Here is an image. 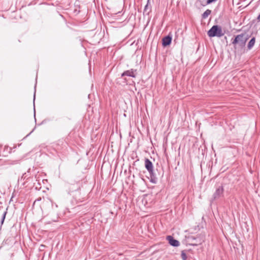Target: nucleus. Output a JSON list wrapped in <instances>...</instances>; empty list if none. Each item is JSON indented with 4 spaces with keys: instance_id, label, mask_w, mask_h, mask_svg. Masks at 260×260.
<instances>
[{
    "instance_id": "obj_10",
    "label": "nucleus",
    "mask_w": 260,
    "mask_h": 260,
    "mask_svg": "<svg viewBox=\"0 0 260 260\" xmlns=\"http://www.w3.org/2000/svg\"><path fill=\"white\" fill-rule=\"evenodd\" d=\"M145 167L148 172L154 169L152 162L147 158L145 159Z\"/></svg>"
},
{
    "instance_id": "obj_19",
    "label": "nucleus",
    "mask_w": 260,
    "mask_h": 260,
    "mask_svg": "<svg viewBox=\"0 0 260 260\" xmlns=\"http://www.w3.org/2000/svg\"><path fill=\"white\" fill-rule=\"evenodd\" d=\"M35 86H36V84L35 85ZM35 97H36V86H35V92H34V102L35 101Z\"/></svg>"
},
{
    "instance_id": "obj_8",
    "label": "nucleus",
    "mask_w": 260,
    "mask_h": 260,
    "mask_svg": "<svg viewBox=\"0 0 260 260\" xmlns=\"http://www.w3.org/2000/svg\"><path fill=\"white\" fill-rule=\"evenodd\" d=\"M135 72H136V70L131 69L129 70H126L121 74V77H123L124 76H128L135 78L136 77Z\"/></svg>"
},
{
    "instance_id": "obj_7",
    "label": "nucleus",
    "mask_w": 260,
    "mask_h": 260,
    "mask_svg": "<svg viewBox=\"0 0 260 260\" xmlns=\"http://www.w3.org/2000/svg\"><path fill=\"white\" fill-rule=\"evenodd\" d=\"M148 172L150 175V182L156 184L157 182L158 178L155 170L153 169L151 171H148Z\"/></svg>"
},
{
    "instance_id": "obj_3",
    "label": "nucleus",
    "mask_w": 260,
    "mask_h": 260,
    "mask_svg": "<svg viewBox=\"0 0 260 260\" xmlns=\"http://www.w3.org/2000/svg\"><path fill=\"white\" fill-rule=\"evenodd\" d=\"M207 35L210 38H220L224 35L221 26L218 25H214L207 31Z\"/></svg>"
},
{
    "instance_id": "obj_14",
    "label": "nucleus",
    "mask_w": 260,
    "mask_h": 260,
    "mask_svg": "<svg viewBox=\"0 0 260 260\" xmlns=\"http://www.w3.org/2000/svg\"><path fill=\"white\" fill-rule=\"evenodd\" d=\"M29 178V177L28 176V174H27V173H24L21 178V179H20V181H24L25 180H27L28 178Z\"/></svg>"
},
{
    "instance_id": "obj_9",
    "label": "nucleus",
    "mask_w": 260,
    "mask_h": 260,
    "mask_svg": "<svg viewBox=\"0 0 260 260\" xmlns=\"http://www.w3.org/2000/svg\"><path fill=\"white\" fill-rule=\"evenodd\" d=\"M151 0H147V4L145 6L143 14L146 15H149L150 13L151 12Z\"/></svg>"
},
{
    "instance_id": "obj_4",
    "label": "nucleus",
    "mask_w": 260,
    "mask_h": 260,
    "mask_svg": "<svg viewBox=\"0 0 260 260\" xmlns=\"http://www.w3.org/2000/svg\"><path fill=\"white\" fill-rule=\"evenodd\" d=\"M224 196V188L222 186H219L216 188L214 193L213 194L212 198L210 201L213 202L214 201L218 200Z\"/></svg>"
},
{
    "instance_id": "obj_2",
    "label": "nucleus",
    "mask_w": 260,
    "mask_h": 260,
    "mask_svg": "<svg viewBox=\"0 0 260 260\" xmlns=\"http://www.w3.org/2000/svg\"><path fill=\"white\" fill-rule=\"evenodd\" d=\"M189 242L188 245L193 246H197L201 245L205 240V235L203 234H199L196 236H189L187 238Z\"/></svg>"
},
{
    "instance_id": "obj_17",
    "label": "nucleus",
    "mask_w": 260,
    "mask_h": 260,
    "mask_svg": "<svg viewBox=\"0 0 260 260\" xmlns=\"http://www.w3.org/2000/svg\"><path fill=\"white\" fill-rule=\"evenodd\" d=\"M197 1L200 3V4L203 6H205L206 5H207V4H205V3L206 1H205V0H197Z\"/></svg>"
},
{
    "instance_id": "obj_22",
    "label": "nucleus",
    "mask_w": 260,
    "mask_h": 260,
    "mask_svg": "<svg viewBox=\"0 0 260 260\" xmlns=\"http://www.w3.org/2000/svg\"><path fill=\"white\" fill-rule=\"evenodd\" d=\"M34 117H35V120H36V118H35V117H36V111H35V108H34Z\"/></svg>"
},
{
    "instance_id": "obj_26",
    "label": "nucleus",
    "mask_w": 260,
    "mask_h": 260,
    "mask_svg": "<svg viewBox=\"0 0 260 260\" xmlns=\"http://www.w3.org/2000/svg\"><path fill=\"white\" fill-rule=\"evenodd\" d=\"M41 246H42V248H43V247H45V245H41Z\"/></svg>"
},
{
    "instance_id": "obj_11",
    "label": "nucleus",
    "mask_w": 260,
    "mask_h": 260,
    "mask_svg": "<svg viewBox=\"0 0 260 260\" xmlns=\"http://www.w3.org/2000/svg\"><path fill=\"white\" fill-rule=\"evenodd\" d=\"M255 43V38L253 37L251 38V39L249 41L247 44V49L250 50H251L253 47L254 46Z\"/></svg>"
},
{
    "instance_id": "obj_12",
    "label": "nucleus",
    "mask_w": 260,
    "mask_h": 260,
    "mask_svg": "<svg viewBox=\"0 0 260 260\" xmlns=\"http://www.w3.org/2000/svg\"><path fill=\"white\" fill-rule=\"evenodd\" d=\"M211 13V11L210 10H206L202 15V18L206 19Z\"/></svg>"
},
{
    "instance_id": "obj_25",
    "label": "nucleus",
    "mask_w": 260,
    "mask_h": 260,
    "mask_svg": "<svg viewBox=\"0 0 260 260\" xmlns=\"http://www.w3.org/2000/svg\"><path fill=\"white\" fill-rule=\"evenodd\" d=\"M41 246H42V248H43V247H45V245H41Z\"/></svg>"
},
{
    "instance_id": "obj_13",
    "label": "nucleus",
    "mask_w": 260,
    "mask_h": 260,
    "mask_svg": "<svg viewBox=\"0 0 260 260\" xmlns=\"http://www.w3.org/2000/svg\"><path fill=\"white\" fill-rule=\"evenodd\" d=\"M66 187H69V190H68L69 193L70 192H73L74 191H76L78 189L79 186H72L71 187H69V186H66Z\"/></svg>"
},
{
    "instance_id": "obj_18",
    "label": "nucleus",
    "mask_w": 260,
    "mask_h": 260,
    "mask_svg": "<svg viewBox=\"0 0 260 260\" xmlns=\"http://www.w3.org/2000/svg\"><path fill=\"white\" fill-rule=\"evenodd\" d=\"M216 1L217 0H207L205 3V4L209 5L210 4H211L212 3L216 2Z\"/></svg>"
},
{
    "instance_id": "obj_24",
    "label": "nucleus",
    "mask_w": 260,
    "mask_h": 260,
    "mask_svg": "<svg viewBox=\"0 0 260 260\" xmlns=\"http://www.w3.org/2000/svg\"><path fill=\"white\" fill-rule=\"evenodd\" d=\"M32 131H33V130L31 132H30V133L28 135H27V136H28L29 135H30L31 133H32Z\"/></svg>"
},
{
    "instance_id": "obj_20",
    "label": "nucleus",
    "mask_w": 260,
    "mask_h": 260,
    "mask_svg": "<svg viewBox=\"0 0 260 260\" xmlns=\"http://www.w3.org/2000/svg\"><path fill=\"white\" fill-rule=\"evenodd\" d=\"M256 20H257V22H260V13L257 16V17L256 18Z\"/></svg>"
},
{
    "instance_id": "obj_15",
    "label": "nucleus",
    "mask_w": 260,
    "mask_h": 260,
    "mask_svg": "<svg viewBox=\"0 0 260 260\" xmlns=\"http://www.w3.org/2000/svg\"><path fill=\"white\" fill-rule=\"evenodd\" d=\"M181 256L182 260H187V255L184 250L181 251Z\"/></svg>"
},
{
    "instance_id": "obj_5",
    "label": "nucleus",
    "mask_w": 260,
    "mask_h": 260,
    "mask_svg": "<svg viewBox=\"0 0 260 260\" xmlns=\"http://www.w3.org/2000/svg\"><path fill=\"white\" fill-rule=\"evenodd\" d=\"M172 41V36L170 33L169 35L164 37L162 39V46H163V47H166L169 46L171 44Z\"/></svg>"
},
{
    "instance_id": "obj_1",
    "label": "nucleus",
    "mask_w": 260,
    "mask_h": 260,
    "mask_svg": "<svg viewBox=\"0 0 260 260\" xmlns=\"http://www.w3.org/2000/svg\"><path fill=\"white\" fill-rule=\"evenodd\" d=\"M249 38L250 36L246 32L234 36L231 39V43L234 49L237 51L244 49L246 42Z\"/></svg>"
},
{
    "instance_id": "obj_23",
    "label": "nucleus",
    "mask_w": 260,
    "mask_h": 260,
    "mask_svg": "<svg viewBox=\"0 0 260 260\" xmlns=\"http://www.w3.org/2000/svg\"><path fill=\"white\" fill-rule=\"evenodd\" d=\"M17 161H14L13 162V163H12L11 164H16V163H17Z\"/></svg>"
},
{
    "instance_id": "obj_16",
    "label": "nucleus",
    "mask_w": 260,
    "mask_h": 260,
    "mask_svg": "<svg viewBox=\"0 0 260 260\" xmlns=\"http://www.w3.org/2000/svg\"><path fill=\"white\" fill-rule=\"evenodd\" d=\"M7 211H5L4 212L3 215H2V219H1V223L3 224L4 223V221L5 220V219L6 218V214H7Z\"/></svg>"
},
{
    "instance_id": "obj_6",
    "label": "nucleus",
    "mask_w": 260,
    "mask_h": 260,
    "mask_svg": "<svg viewBox=\"0 0 260 260\" xmlns=\"http://www.w3.org/2000/svg\"><path fill=\"white\" fill-rule=\"evenodd\" d=\"M166 239L168 240L169 244L173 247H178L180 245L179 241L174 239L172 236H167Z\"/></svg>"
},
{
    "instance_id": "obj_21",
    "label": "nucleus",
    "mask_w": 260,
    "mask_h": 260,
    "mask_svg": "<svg viewBox=\"0 0 260 260\" xmlns=\"http://www.w3.org/2000/svg\"><path fill=\"white\" fill-rule=\"evenodd\" d=\"M52 208H54V207H55L56 208H57V204H55V203H54V204L52 203Z\"/></svg>"
}]
</instances>
